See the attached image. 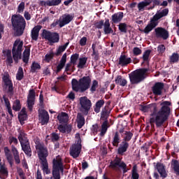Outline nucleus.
I'll return each instance as SVG.
<instances>
[{"mask_svg":"<svg viewBox=\"0 0 179 179\" xmlns=\"http://www.w3.org/2000/svg\"><path fill=\"white\" fill-rule=\"evenodd\" d=\"M171 103L165 101L161 103L162 108L159 110L156 111V104L152 103L151 105L141 106L140 110L143 113H148V111H154L151 115L150 119V122H155L157 127H160L167 120L169 115H170V107Z\"/></svg>","mask_w":179,"mask_h":179,"instance_id":"nucleus-1","label":"nucleus"},{"mask_svg":"<svg viewBox=\"0 0 179 179\" xmlns=\"http://www.w3.org/2000/svg\"><path fill=\"white\" fill-rule=\"evenodd\" d=\"M36 149L38 151L39 159L41 162L42 170L45 174H50L51 171L48 169V162H47V156H48V151L47 148L41 144L40 140H36Z\"/></svg>","mask_w":179,"mask_h":179,"instance_id":"nucleus-2","label":"nucleus"},{"mask_svg":"<svg viewBox=\"0 0 179 179\" xmlns=\"http://www.w3.org/2000/svg\"><path fill=\"white\" fill-rule=\"evenodd\" d=\"M92 80L90 77H83L78 81V80L73 78L71 80L72 89L74 92H80L83 93L86 92L89 87H90V83Z\"/></svg>","mask_w":179,"mask_h":179,"instance_id":"nucleus-3","label":"nucleus"},{"mask_svg":"<svg viewBox=\"0 0 179 179\" xmlns=\"http://www.w3.org/2000/svg\"><path fill=\"white\" fill-rule=\"evenodd\" d=\"M168 14L169 9H164L157 12V13L150 19V23L147 24L143 30V32L145 33V34H149V33L159 24L158 20L162 19V17H164V16H167Z\"/></svg>","mask_w":179,"mask_h":179,"instance_id":"nucleus-4","label":"nucleus"},{"mask_svg":"<svg viewBox=\"0 0 179 179\" xmlns=\"http://www.w3.org/2000/svg\"><path fill=\"white\" fill-rule=\"evenodd\" d=\"M12 24L17 36H22L26 27V21L22 15H14L12 17Z\"/></svg>","mask_w":179,"mask_h":179,"instance_id":"nucleus-5","label":"nucleus"},{"mask_svg":"<svg viewBox=\"0 0 179 179\" xmlns=\"http://www.w3.org/2000/svg\"><path fill=\"white\" fill-rule=\"evenodd\" d=\"M146 72H148V69H141L129 74V76L130 82L133 84L139 83V82H142V80H143V79L146 78Z\"/></svg>","mask_w":179,"mask_h":179,"instance_id":"nucleus-6","label":"nucleus"},{"mask_svg":"<svg viewBox=\"0 0 179 179\" xmlns=\"http://www.w3.org/2000/svg\"><path fill=\"white\" fill-rule=\"evenodd\" d=\"M59 171H64V169L62 168V161L61 160V157L57 156L53 159L52 176L54 179H61Z\"/></svg>","mask_w":179,"mask_h":179,"instance_id":"nucleus-7","label":"nucleus"},{"mask_svg":"<svg viewBox=\"0 0 179 179\" xmlns=\"http://www.w3.org/2000/svg\"><path fill=\"white\" fill-rule=\"evenodd\" d=\"M76 142L70 148V155L76 159L79 157L80 152L82 150V144H80V136L79 134H76Z\"/></svg>","mask_w":179,"mask_h":179,"instance_id":"nucleus-8","label":"nucleus"},{"mask_svg":"<svg viewBox=\"0 0 179 179\" xmlns=\"http://www.w3.org/2000/svg\"><path fill=\"white\" fill-rule=\"evenodd\" d=\"M13 57L15 61L20 59L22 57V52L23 51V41L17 39L13 47Z\"/></svg>","mask_w":179,"mask_h":179,"instance_id":"nucleus-9","label":"nucleus"},{"mask_svg":"<svg viewBox=\"0 0 179 179\" xmlns=\"http://www.w3.org/2000/svg\"><path fill=\"white\" fill-rule=\"evenodd\" d=\"M80 110L84 113L85 115H87L90 108H92V101L87 99L86 96L80 98Z\"/></svg>","mask_w":179,"mask_h":179,"instance_id":"nucleus-10","label":"nucleus"},{"mask_svg":"<svg viewBox=\"0 0 179 179\" xmlns=\"http://www.w3.org/2000/svg\"><path fill=\"white\" fill-rule=\"evenodd\" d=\"M42 36L43 38L49 41L50 44H54L59 41V35L55 32H51L44 29Z\"/></svg>","mask_w":179,"mask_h":179,"instance_id":"nucleus-11","label":"nucleus"},{"mask_svg":"<svg viewBox=\"0 0 179 179\" xmlns=\"http://www.w3.org/2000/svg\"><path fill=\"white\" fill-rule=\"evenodd\" d=\"M109 167L114 170H118V169H122L124 173H127V164L121 160V159L116 157L114 161H112L109 165Z\"/></svg>","mask_w":179,"mask_h":179,"instance_id":"nucleus-12","label":"nucleus"},{"mask_svg":"<svg viewBox=\"0 0 179 179\" xmlns=\"http://www.w3.org/2000/svg\"><path fill=\"white\" fill-rule=\"evenodd\" d=\"M73 14H66L62 15L59 20V25L60 27H64L66 24H69L72 20H73Z\"/></svg>","mask_w":179,"mask_h":179,"instance_id":"nucleus-13","label":"nucleus"},{"mask_svg":"<svg viewBox=\"0 0 179 179\" xmlns=\"http://www.w3.org/2000/svg\"><path fill=\"white\" fill-rule=\"evenodd\" d=\"M155 36L157 38L167 40L169 38V31L163 27H157L155 29Z\"/></svg>","mask_w":179,"mask_h":179,"instance_id":"nucleus-14","label":"nucleus"},{"mask_svg":"<svg viewBox=\"0 0 179 179\" xmlns=\"http://www.w3.org/2000/svg\"><path fill=\"white\" fill-rule=\"evenodd\" d=\"M35 97H36V92H34V90H30L27 96V107L30 111L33 110V106H34Z\"/></svg>","mask_w":179,"mask_h":179,"instance_id":"nucleus-15","label":"nucleus"},{"mask_svg":"<svg viewBox=\"0 0 179 179\" xmlns=\"http://www.w3.org/2000/svg\"><path fill=\"white\" fill-rule=\"evenodd\" d=\"M50 117L48 113L43 109L39 110V121L42 125H45L48 122Z\"/></svg>","mask_w":179,"mask_h":179,"instance_id":"nucleus-16","label":"nucleus"},{"mask_svg":"<svg viewBox=\"0 0 179 179\" xmlns=\"http://www.w3.org/2000/svg\"><path fill=\"white\" fill-rule=\"evenodd\" d=\"M20 143L22 146V149L23 152H24L25 155L27 156H31V148H30V145L29 144V141H27L24 140V142L22 141V138H20Z\"/></svg>","mask_w":179,"mask_h":179,"instance_id":"nucleus-17","label":"nucleus"},{"mask_svg":"<svg viewBox=\"0 0 179 179\" xmlns=\"http://www.w3.org/2000/svg\"><path fill=\"white\" fill-rule=\"evenodd\" d=\"M3 80L4 85L8 88V90L9 92H12V90H13V85L12 84V81L10 80V78H9V74L4 73L3 76Z\"/></svg>","mask_w":179,"mask_h":179,"instance_id":"nucleus-18","label":"nucleus"},{"mask_svg":"<svg viewBox=\"0 0 179 179\" xmlns=\"http://www.w3.org/2000/svg\"><path fill=\"white\" fill-rule=\"evenodd\" d=\"M131 57H128L125 55H122L119 58V65L121 66H127V65L131 64Z\"/></svg>","mask_w":179,"mask_h":179,"instance_id":"nucleus-19","label":"nucleus"},{"mask_svg":"<svg viewBox=\"0 0 179 179\" xmlns=\"http://www.w3.org/2000/svg\"><path fill=\"white\" fill-rule=\"evenodd\" d=\"M164 87V85L163 83H156L152 87V92L154 94L160 96V94H162V91L163 90Z\"/></svg>","mask_w":179,"mask_h":179,"instance_id":"nucleus-20","label":"nucleus"},{"mask_svg":"<svg viewBox=\"0 0 179 179\" xmlns=\"http://www.w3.org/2000/svg\"><path fill=\"white\" fill-rule=\"evenodd\" d=\"M40 30H41V26L40 25H37L36 27L33 28L31 33V37L32 40L37 41L38 38V33H40Z\"/></svg>","mask_w":179,"mask_h":179,"instance_id":"nucleus-21","label":"nucleus"},{"mask_svg":"<svg viewBox=\"0 0 179 179\" xmlns=\"http://www.w3.org/2000/svg\"><path fill=\"white\" fill-rule=\"evenodd\" d=\"M40 3L42 6H55L61 3V0H52L48 1H41Z\"/></svg>","mask_w":179,"mask_h":179,"instance_id":"nucleus-22","label":"nucleus"},{"mask_svg":"<svg viewBox=\"0 0 179 179\" xmlns=\"http://www.w3.org/2000/svg\"><path fill=\"white\" fill-rule=\"evenodd\" d=\"M157 169L161 177H163L164 178L167 177V173L166 172V169L164 168V165H163V164H157Z\"/></svg>","mask_w":179,"mask_h":179,"instance_id":"nucleus-23","label":"nucleus"},{"mask_svg":"<svg viewBox=\"0 0 179 179\" xmlns=\"http://www.w3.org/2000/svg\"><path fill=\"white\" fill-rule=\"evenodd\" d=\"M152 3V0H144L138 4V9L140 12L145 10L146 6H149Z\"/></svg>","mask_w":179,"mask_h":179,"instance_id":"nucleus-24","label":"nucleus"},{"mask_svg":"<svg viewBox=\"0 0 179 179\" xmlns=\"http://www.w3.org/2000/svg\"><path fill=\"white\" fill-rule=\"evenodd\" d=\"M3 58L6 59L8 64H12L13 59H12V52L10 50H4L3 51Z\"/></svg>","mask_w":179,"mask_h":179,"instance_id":"nucleus-25","label":"nucleus"},{"mask_svg":"<svg viewBox=\"0 0 179 179\" xmlns=\"http://www.w3.org/2000/svg\"><path fill=\"white\" fill-rule=\"evenodd\" d=\"M65 64H66V53L63 55L59 64H58L57 67V73L61 72L64 66H65Z\"/></svg>","mask_w":179,"mask_h":179,"instance_id":"nucleus-26","label":"nucleus"},{"mask_svg":"<svg viewBox=\"0 0 179 179\" xmlns=\"http://www.w3.org/2000/svg\"><path fill=\"white\" fill-rule=\"evenodd\" d=\"M18 119L22 125H23V121L27 120V113H26V108H23L18 115Z\"/></svg>","mask_w":179,"mask_h":179,"instance_id":"nucleus-27","label":"nucleus"},{"mask_svg":"<svg viewBox=\"0 0 179 179\" xmlns=\"http://www.w3.org/2000/svg\"><path fill=\"white\" fill-rule=\"evenodd\" d=\"M122 17H124V13L119 12L112 15V20L113 23H119L122 20Z\"/></svg>","mask_w":179,"mask_h":179,"instance_id":"nucleus-28","label":"nucleus"},{"mask_svg":"<svg viewBox=\"0 0 179 179\" xmlns=\"http://www.w3.org/2000/svg\"><path fill=\"white\" fill-rule=\"evenodd\" d=\"M4 152L8 163L10 164V166H12L13 163V157H12L10 150H9V148H8V147L4 148Z\"/></svg>","mask_w":179,"mask_h":179,"instance_id":"nucleus-29","label":"nucleus"},{"mask_svg":"<svg viewBox=\"0 0 179 179\" xmlns=\"http://www.w3.org/2000/svg\"><path fill=\"white\" fill-rule=\"evenodd\" d=\"M57 120L60 122V124H65L68 122V114L65 113H62L58 115Z\"/></svg>","mask_w":179,"mask_h":179,"instance_id":"nucleus-30","label":"nucleus"},{"mask_svg":"<svg viewBox=\"0 0 179 179\" xmlns=\"http://www.w3.org/2000/svg\"><path fill=\"white\" fill-rule=\"evenodd\" d=\"M1 162V159H0ZM8 176V169L5 167V165H2V163L0 162V178H5Z\"/></svg>","mask_w":179,"mask_h":179,"instance_id":"nucleus-31","label":"nucleus"},{"mask_svg":"<svg viewBox=\"0 0 179 179\" xmlns=\"http://www.w3.org/2000/svg\"><path fill=\"white\" fill-rule=\"evenodd\" d=\"M128 143L126 141H123L120 145V148H118V153L119 155H122L124 152H127V149H128Z\"/></svg>","mask_w":179,"mask_h":179,"instance_id":"nucleus-32","label":"nucleus"},{"mask_svg":"<svg viewBox=\"0 0 179 179\" xmlns=\"http://www.w3.org/2000/svg\"><path fill=\"white\" fill-rule=\"evenodd\" d=\"M103 27L105 34H110V33H113V29L110 27V21L108 20L105 21Z\"/></svg>","mask_w":179,"mask_h":179,"instance_id":"nucleus-33","label":"nucleus"},{"mask_svg":"<svg viewBox=\"0 0 179 179\" xmlns=\"http://www.w3.org/2000/svg\"><path fill=\"white\" fill-rule=\"evenodd\" d=\"M58 129L60 132H62L63 134H64L65 132H71V125H62V124H60L58 127Z\"/></svg>","mask_w":179,"mask_h":179,"instance_id":"nucleus-34","label":"nucleus"},{"mask_svg":"<svg viewBox=\"0 0 179 179\" xmlns=\"http://www.w3.org/2000/svg\"><path fill=\"white\" fill-rule=\"evenodd\" d=\"M30 57V49L26 48L23 52L22 61L27 64L29 62V58Z\"/></svg>","mask_w":179,"mask_h":179,"instance_id":"nucleus-35","label":"nucleus"},{"mask_svg":"<svg viewBox=\"0 0 179 179\" xmlns=\"http://www.w3.org/2000/svg\"><path fill=\"white\" fill-rule=\"evenodd\" d=\"M77 124L78 128H82L85 125V117L81 114L77 116Z\"/></svg>","mask_w":179,"mask_h":179,"instance_id":"nucleus-36","label":"nucleus"},{"mask_svg":"<svg viewBox=\"0 0 179 179\" xmlns=\"http://www.w3.org/2000/svg\"><path fill=\"white\" fill-rule=\"evenodd\" d=\"M12 152L14 155V159L17 164H19L20 163V158L19 157V152H17V150L15 147H12Z\"/></svg>","mask_w":179,"mask_h":179,"instance_id":"nucleus-37","label":"nucleus"},{"mask_svg":"<svg viewBox=\"0 0 179 179\" xmlns=\"http://www.w3.org/2000/svg\"><path fill=\"white\" fill-rule=\"evenodd\" d=\"M86 62H87V57H81L79 59V62L78 64V68L82 69L85 68V65H86Z\"/></svg>","mask_w":179,"mask_h":179,"instance_id":"nucleus-38","label":"nucleus"},{"mask_svg":"<svg viewBox=\"0 0 179 179\" xmlns=\"http://www.w3.org/2000/svg\"><path fill=\"white\" fill-rule=\"evenodd\" d=\"M115 83L120 86H125V85H127V80L122 78L120 76H118L115 79Z\"/></svg>","mask_w":179,"mask_h":179,"instance_id":"nucleus-39","label":"nucleus"},{"mask_svg":"<svg viewBox=\"0 0 179 179\" xmlns=\"http://www.w3.org/2000/svg\"><path fill=\"white\" fill-rule=\"evenodd\" d=\"M103 106H104V101L103 100L98 101L94 108L95 113H100V109L101 108V107H103Z\"/></svg>","mask_w":179,"mask_h":179,"instance_id":"nucleus-40","label":"nucleus"},{"mask_svg":"<svg viewBox=\"0 0 179 179\" xmlns=\"http://www.w3.org/2000/svg\"><path fill=\"white\" fill-rule=\"evenodd\" d=\"M178 59H179V55L178 53H173L170 57L171 64H176V62H178Z\"/></svg>","mask_w":179,"mask_h":179,"instance_id":"nucleus-41","label":"nucleus"},{"mask_svg":"<svg viewBox=\"0 0 179 179\" xmlns=\"http://www.w3.org/2000/svg\"><path fill=\"white\" fill-rule=\"evenodd\" d=\"M107 121H105L101 125V136H103L105 135L106 132H107V129H108Z\"/></svg>","mask_w":179,"mask_h":179,"instance_id":"nucleus-42","label":"nucleus"},{"mask_svg":"<svg viewBox=\"0 0 179 179\" xmlns=\"http://www.w3.org/2000/svg\"><path fill=\"white\" fill-rule=\"evenodd\" d=\"M3 100L5 101V103L8 110V113L10 114V115L13 117V114H12V108H10V103L9 102V100L5 98V96L3 97Z\"/></svg>","mask_w":179,"mask_h":179,"instance_id":"nucleus-43","label":"nucleus"},{"mask_svg":"<svg viewBox=\"0 0 179 179\" xmlns=\"http://www.w3.org/2000/svg\"><path fill=\"white\" fill-rule=\"evenodd\" d=\"M20 108H22V105H20V101L16 100L13 105V110H14V111H19Z\"/></svg>","mask_w":179,"mask_h":179,"instance_id":"nucleus-44","label":"nucleus"},{"mask_svg":"<svg viewBox=\"0 0 179 179\" xmlns=\"http://www.w3.org/2000/svg\"><path fill=\"white\" fill-rule=\"evenodd\" d=\"M41 68V66H40V64L38 63L33 62L31 66V71L37 72V71H38V69H40Z\"/></svg>","mask_w":179,"mask_h":179,"instance_id":"nucleus-45","label":"nucleus"},{"mask_svg":"<svg viewBox=\"0 0 179 179\" xmlns=\"http://www.w3.org/2000/svg\"><path fill=\"white\" fill-rule=\"evenodd\" d=\"M120 143V136L116 132L115 134V136L113 137V146H118V144Z\"/></svg>","mask_w":179,"mask_h":179,"instance_id":"nucleus-46","label":"nucleus"},{"mask_svg":"<svg viewBox=\"0 0 179 179\" xmlns=\"http://www.w3.org/2000/svg\"><path fill=\"white\" fill-rule=\"evenodd\" d=\"M98 87H99V82H97V80H94L91 85L90 91L93 93L94 92H96V89H97Z\"/></svg>","mask_w":179,"mask_h":179,"instance_id":"nucleus-47","label":"nucleus"},{"mask_svg":"<svg viewBox=\"0 0 179 179\" xmlns=\"http://www.w3.org/2000/svg\"><path fill=\"white\" fill-rule=\"evenodd\" d=\"M16 78L17 80H22L23 79V69L22 67L18 69Z\"/></svg>","mask_w":179,"mask_h":179,"instance_id":"nucleus-48","label":"nucleus"},{"mask_svg":"<svg viewBox=\"0 0 179 179\" xmlns=\"http://www.w3.org/2000/svg\"><path fill=\"white\" fill-rule=\"evenodd\" d=\"M132 178L138 179L139 178V175L138 174V168L134 166L132 169Z\"/></svg>","mask_w":179,"mask_h":179,"instance_id":"nucleus-49","label":"nucleus"},{"mask_svg":"<svg viewBox=\"0 0 179 179\" xmlns=\"http://www.w3.org/2000/svg\"><path fill=\"white\" fill-rule=\"evenodd\" d=\"M149 57H150V50H146L143 55V59L145 62L149 61Z\"/></svg>","mask_w":179,"mask_h":179,"instance_id":"nucleus-50","label":"nucleus"},{"mask_svg":"<svg viewBox=\"0 0 179 179\" xmlns=\"http://www.w3.org/2000/svg\"><path fill=\"white\" fill-rule=\"evenodd\" d=\"M79 58V55L75 54L73 55L71 57V62L73 64V65H76V62Z\"/></svg>","mask_w":179,"mask_h":179,"instance_id":"nucleus-51","label":"nucleus"},{"mask_svg":"<svg viewBox=\"0 0 179 179\" xmlns=\"http://www.w3.org/2000/svg\"><path fill=\"white\" fill-rule=\"evenodd\" d=\"M18 139L20 142V139L22 141V142H24L26 141L27 142H29V140H27V138L26 137V134H24V132L21 131L18 136Z\"/></svg>","mask_w":179,"mask_h":179,"instance_id":"nucleus-52","label":"nucleus"},{"mask_svg":"<svg viewBox=\"0 0 179 179\" xmlns=\"http://www.w3.org/2000/svg\"><path fill=\"white\" fill-rule=\"evenodd\" d=\"M172 166H173V170H175V171H176V173H179V164H178V162H177L176 160L173 161Z\"/></svg>","mask_w":179,"mask_h":179,"instance_id":"nucleus-53","label":"nucleus"},{"mask_svg":"<svg viewBox=\"0 0 179 179\" xmlns=\"http://www.w3.org/2000/svg\"><path fill=\"white\" fill-rule=\"evenodd\" d=\"M53 57L54 53L52 52H50L45 56V61H46V62H50Z\"/></svg>","mask_w":179,"mask_h":179,"instance_id":"nucleus-54","label":"nucleus"},{"mask_svg":"<svg viewBox=\"0 0 179 179\" xmlns=\"http://www.w3.org/2000/svg\"><path fill=\"white\" fill-rule=\"evenodd\" d=\"M119 30L122 31V33H127V24L121 23L119 24Z\"/></svg>","mask_w":179,"mask_h":179,"instance_id":"nucleus-55","label":"nucleus"},{"mask_svg":"<svg viewBox=\"0 0 179 179\" xmlns=\"http://www.w3.org/2000/svg\"><path fill=\"white\" fill-rule=\"evenodd\" d=\"M68 44H69V43H66L65 45L59 46L57 50V54H61V52H64V51L66 50V47H68Z\"/></svg>","mask_w":179,"mask_h":179,"instance_id":"nucleus-56","label":"nucleus"},{"mask_svg":"<svg viewBox=\"0 0 179 179\" xmlns=\"http://www.w3.org/2000/svg\"><path fill=\"white\" fill-rule=\"evenodd\" d=\"M108 107L106 106L103 110L101 113V116L102 117H107L108 115H110V111L107 110Z\"/></svg>","mask_w":179,"mask_h":179,"instance_id":"nucleus-57","label":"nucleus"},{"mask_svg":"<svg viewBox=\"0 0 179 179\" xmlns=\"http://www.w3.org/2000/svg\"><path fill=\"white\" fill-rule=\"evenodd\" d=\"M133 54L134 55H141V54H142V50L139 48H134Z\"/></svg>","mask_w":179,"mask_h":179,"instance_id":"nucleus-58","label":"nucleus"},{"mask_svg":"<svg viewBox=\"0 0 179 179\" xmlns=\"http://www.w3.org/2000/svg\"><path fill=\"white\" fill-rule=\"evenodd\" d=\"M132 138V133L131 132H126L124 136V141H127V142L131 141Z\"/></svg>","mask_w":179,"mask_h":179,"instance_id":"nucleus-59","label":"nucleus"},{"mask_svg":"<svg viewBox=\"0 0 179 179\" xmlns=\"http://www.w3.org/2000/svg\"><path fill=\"white\" fill-rule=\"evenodd\" d=\"M158 52H159V54H163V52H164V51H166V47H164V45H159L158 46Z\"/></svg>","mask_w":179,"mask_h":179,"instance_id":"nucleus-60","label":"nucleus"},{"mask_svg":"<svg viewBox=\"0 0 179 179\" xmlns=\"http://www.w3.org/2000/svg\"><path fill=\"white\" fill-rule=\"evenodd\" d=\"M24 10V3L22 2L18 6V12L21 13Z\"/></svg>","mask_w":179,"mask_h":179,"instance_id":"nucleus-61","label":"nucleus"},{"mask_svg":"<svg viewBox=\"0 0 179 179\" xmlns=\"http://www.w3.org/2000/svg\"><path fill=\"white\" fill-rule=\"evenodd\" d=\"M92 131L93 134H97V131H99V125L94 124L92 126Z\"/></svg>","mask_w":179,"mask_h":179,"instance_id":"nucleus-62","label":"nucleus"},{"mask_svg":"<svg viewBox=\"0 0 179 179\" xmlns=\"http://www.w3.org/2000/svg\"><path fill=\"white\" fill-rule=\"evenodd\" d=\"M87 41V38L86 37H83L80 41V45H86Z\"/></svg>","mask_w":179,"mask_h":179,"instance_id":"nucleus-63","label":"nucleus"},{"mask_svg":"<svg viewBox=\"0 0 179 179\" xmlns=\"http://www.w3.org/2000/svg\"><path fill=\"white\" fill-rule=\"evenodd\" d=\"M58 139H59L58 134L55 133L52 134V141H58Z\"/></svg>","mask_w":179,"mask_h":179,"instance_id":"nucleus-64","label":"nucleus"}]
</instances>
